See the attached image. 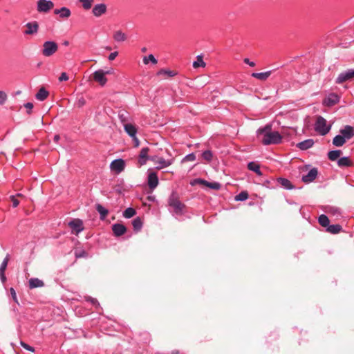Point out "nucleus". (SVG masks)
Wrapping results in <instances>:
<instances>
[{
  "label": "nucleus",
  "instance_id": "nucleus-1",
  "mask_svg": "<svg viewBox=\"0 0 354 354\" xmlns=\"http://www.w3.org/2000/svg\"><path fill=\"white\" fill-rule=\"evenodd\" d=\"M257 137L264 145H277L281 142L282 136L278 131H272V125L266 124L257 131Z\"/></svg>",
  "mask_w": 354,
  "mask_h": 354
},
{
  "label": "nucleus",
  "instance_id": "nucleus-2",
  "mask_svg": "<svg viewBox=\"0 0 354 354\" xmlns=\"http://www.w3.org/2000/svg\"><path fill=\"white\" fill-rule=\"evenodd\" d=\"M168 205L172 209V212L175 215L181 216L183 214V209L185 205L180 202L178 195L176 192H172L169 196Z\"/></svg>",
  "mask_w": 354,
  "mask_h": 354
},
{
  "label": "nucleus",
  "instance_id": "nucleus-3",
  "mask_svg": "<svg viewBox=\"0 0 354 354\" xmlns=\"http://www.w3.org/2000/svg\"><path fill=\"white\" fill-rule=\"evenodd\" d=\"M330 125H327V121L322 116H319L315 124V130L319 135L325 136L330 130Z\"/></svg>",
  "mask_w": 354,
  "mask_h": 354
},
{
  "label": "nucleus",
  "instance_id": "nucleus-4",
  "mask_svg": "<svg viewBox=\"0 0 354 354\" xmlns=\"http://www.w3.org/2000/svg\"><path fill=\"white\" fill-rule=\"evenodd\" d=\"M58 50V45L55 41H46L43 44L41 53L44 57L53 55Z\"/></svg>",
  "mask_w": 354,
  "mask_h": 354
},
{
  "label": "nucleus",
  "instance_id": "nucleus-5",
  "mask_svg": "<svg viewBox=\"0 0 354 354\" xmlns=\"http://www.w3.org/2000/svg\"><path fill=\"white\" fill-rule=\"evenodd\" d=\"M354 78V69H348L339 74L335 80V83L341 84L346 81L351 80Z\"/></svg>",
  "mask_w": 354,
  "mask_h": 354
},
{
  "label": "nucleus",
  "instance_id": "nucleus-6",
  "mask_svg": "<svg viewBox=\"0 0 354 354\" xmlns=\"http://www.w3.org/2000/svg\"><path fill=\"white\" fill-rule=\"evenodd\" d=\"M54 7V3L50 0H38L37 10L39 12H48Z\"/></svg>",
  "mask_w": 354,
  "mask_h": 354
},
{
  "label": "nucleus",
  "instance_id": "nucleus-7",
  "mask_svg": "<svg viewBox=\"0 0 354 354\" xmlns=\"http://www.w3.org/2000/svg\"><path fill=\"white\" fill-rule=\"evenodd\" d=\"M125 168V162L123 159L118 158L113 160L110 164V169L116 174H120Z\"/></svg>",
  "mask_w": 354,
  "mask_h": 354
},
{
  "label": "nucleus",
  "instance_id": "nucleus-8",
  "mask_svg": "<svg viewBox=\"0 0 354 354\" xmlns=\"http://www.w3.org/2000/svg\"><path fill=\"white\" fill-rule=\"evenodd\" d=\"M25 27L26 29L24 31L25 35H36L39 31V24L37 21L28 22Z\"/></svg>",
  "mask_w": 354,
  "mask_h": 354
},
{
  "label": "nucleus",
  "instance_id": "nucleus-9",
  "mask_svg": "<svg viewBox=\"0 0 354 354\" xmlns=\"http://www.w3.org/2000/svg\"><path fill=\"white\" fill-rule=\"evenodd\" d=\"M106 11L107 6L105 3H97L93 6L92 9V14L96 17H100L102 15L105 14Z\"/></svg>",
  "mask_w": 354,
  "mask_h": 354
},
{
  "label": "nucleus",
  "instance_id": "nucleus-10",
  "mask_svg": "<svg viewBox=\"0 0 354 354\" xmlns=\"http://www.w3.org/2000/svg\"><path fill=\"white\" fill-rule=\"evenodd\" d=\"M73 232L77 234L84 230L83 222L80 219H73L68 223Z\"/></svg>",
  "mask_w": 354,
  "mask_h": 354
},
{
  "label": "nucleus",
  "instance_id": "nucleus-11",
  "mask_svg": "<svg viewBox=\"0 0 354 354\" xmlns=\"http://www.w3.org/2000/svg\"><path fill=\"white\" fill-rule=\"evenodd\" d=\"M339 101V97L337 94L330 93L324 100V104L327 106H332L337 104Z\"/></svg>",
  "mask_w": 354,
  "mask_h": 354
},
{
  "label": "nucleus",
  "instance_id": "nucleus-12",
  "mask_svg": "<svg viewBox=\"0 0 354 354\" xmlns=\"http://www.w3.org/2000/svg\"><path fill=\"white\" fill-rule=\"evenodd\" d=\"M147 183L151 189H154L158 185V178L157 174L151 171L148 174Z\"/></svg>",
  "mask_w": 354,
  "mask_h": 354
},
{
  "label": "nucleus",
  "instance_id": "nucleus-13",
  "mask_svg": "<svg viewBox=\"0 0 354 354\" xmlns=\"http://www.w3.org/2000/svg\"><path fill=\"white\" fill-rule=\"evenodd\" d=\"M318 171L315 167L312 168L306 175L302 176V181L306 183L313 182L317 176Z\"/></svg>",
  "mask_w": 354,
  "mask_h": 354
},
{
  "label": "nucleus",
  "instance_id": "nucleus-14",
  "mask_svg": "<svg viewBox=\"0 0 354 354\" xmlns=\"http://www.w3.org/2000/svg\"><path fill=\"white\" fill-rule=\"evenodd\" d=\"M93 80L101 86H104L107 82L103 70H97L93 73Z\"/></svg>",
  "mask_w": 354,
  "mask_h": 354
},
{
  "label": "nucleus",
  "instance_id": "nucleus-15",
  "mask_svg": "<svg viewBox=\"0 0 354 354\" xmlns=\"http://www.w3.org/2000/svg\"><path fill=\"white\" fill-rule=\"evenodd\" d=\"M149 149L148 147H143L139 153L138 156V163L140 166H142L145 165L148 160H149V156H148Z\"/></svg>",
  "mask_w": 354,
  "mask_h": 354
},
{
  "label": "nucleus",
  "instance_id": "nucleus-16",
  "mask_svg": "<svg viewBox=\"0 0 354 354\" xmlns=\"http://www.w3.org/2000/svg\"><path fill=\"white\" fill-rule=\"evenodd\" d=\"M340 134L346 140H348L354 136V129L350 125H346L343 129H341Z\"/></svg>",
  "mask_w": 354,
  "mask_h": 354
},
{
  "label": "nucleus",
  "instance_id": "nucleus-17",
  "mask_svg": "<svg viewBox=\"0 0 354 354\" xmlns=\"http://www.w3.org/2000/svg\"><path fill=\"white\" fill-rule=\"evenodd\" d=\"M112 230L115 236H120L123 235L126 232L127 228L122 224L115 223L112 225Z\"/></svg>",
  "mask_w": 354,
  "mask_h": 354
},
{
  "label": "nucleus",
  "instance_id": "nucleus-18",
  "mask_svg": "<svg viewBox=\"0 0 354 354\" xmlns=\"http://www.w3.org/2000/svg\"><path fill=\"white\" fill-rule=\"evenodd\" d=\"M54 13L55 15H59V17L62 18V19H67L71 15V12L70 10V9H68L66 7H62L59 9H55L54 10Z\"/></svg>",
  "mask_w": 354,
  "mask_h": 354
},
{
  "label": "nucleus",
  "instance_id": "nucleus-19",
  "mask_svg": "<svg viewBox=\"0 0 354 354\" xmlns=\"http://www.w3.org/2000/svg\"><path fill=\"white\" fill-rule=\"evenodd\" d=\"M314 145L313 139H307L297 144V147L301 150H307L311 148Z\"/></svg>",
  "mask_w": 354,
  "mask_h": 354
},
{
  "label": "nucleus",
  "instance_id": "nucleus-20",
  "mask_svg": "<svg viewBox=\"0 0 354 354\" xmlns=\"http://www.w3.org/2000/svg\"><path fill=\"white\" fill-rule=\"evenodd\" d=\"M173 163V160H165V158L160 157L157 160L156 167L157 169H161L170 166Z\"/></svg>",
  "mask_w": 354,
  "mask_h": 354
},
{
  "label": "nucleus",
  "instance_id": "nucleus-21",
  "mask_svg": "<svg viewBox=\"0 0 354 354\" xmlns=\"http://www.w3.org/2000/svg\"><path fill=\"white\" fill-rule=\"evenodd\" d=\"M124 129L126 133L131 138L135 137V136L137 134L136 127L130 123H124Z\"/></svg>",
  "mask_w": 354,
  "mask_h": 354
},
{
  "label": "nucleus",
  "instance_id": "nucleus-22",
  "mask_svg": "<svg viewBox=\"0 0 354 354\" xmlns=\"http://www.w3.org/2000/svg\"><path fill=\"white\" fill-rule=\"evenodd\" d=\"M277 181L281 185V187L286 189L290 190L294 188V186L292 185L291 182L287 178L280 177L277 179Z\"/></svg>",
  "mask_w": 354,
  "mask_h": 354
},
{
  "label": "nucleus",
  "instance_id": "nucleus-23",
  "mask_svg": "<svg viewBox=\"0 0 354 354\" xmlns=\"http://www.w3.org/2000/svg\"><path fill=\"white\" fill-rule=\"evenodd\" d=\"M272 71H268L261 73H253L252 76L260 80H266L272 74Z\"/></svg>",
  "mask_w": 354,
  "mask_h": 354
},
{
  "label": "nucleus",
  "instance_id": "nucleus-24",
  "mask_svg": "<svg viewBox=\"0 0 354 354\" xmlns=\"http://www.w3.org/2000/svg\"><path fill=\"white\" fill-rule=\"evenodd\" d=\"M49 95V93L48 91L45 89V88L41 87L39 88L37 94L35 95V97L37 100L39 101H44L45 100Z\"/></svg>",
  "mask_w": 354,
  "mask_h": 354
},
{
  "label": "nucleus",
  "instance_id": "nucleus-25",
  "mask_svg": "<svg viewBox=\"0 0 354 354\" xmlns=\"http://www.w3.org/2000/svg\"><path fill=\"white\" fill-rule=\"evenodd\" d=\"M29 287L30 288H39L43 287L44 286V283L43 281L40 280L38 278H31L29 281Z\"/></svg>",
  "mask_w": 354,
  "mask_h": 354
},
{
  "label": "nucleus",
  "instance_id": "nucleus-26",
  "mask_svg": "<svg viewBox=\"0 0 354 354\" xmlns=\"http://www.w3.org/2000/svg\"><path fill=\"white\" fill-rule=\"evenodd\" d=\"M337 165L340 167H351L353 165V163L348 157L344 156V157H342V158H340L338 159Z\"/></svg>",
  "mask_w": 354,
  "mask_h": 354
},
{
  "label": "nucleus",
  "instance_id": "nucleus-27",
  "mask_svg": "<svg viewBox=\"0 0 354 354\" xmlns=\"http://www.w3.org/2000/svg\"><path fill=\"white\" fill-rule=\"evenodd\" d=\"M342 230V227L339 224L335 225H329L326 228V232L333 234H336L339 233Z\"/></svg>",
  "mask_w": 354,
  "mask_h": 354
},
{
  "label": "nucleus",
  "instance_id": "nucleus-28",
  "mask_svg": "<svg viewBox=\"0 0 354 354\" xmlns=\"http://www.w3.org/2000/svg\"><path fill=\"white\" fill-rule=\"evenodd\" d=\"M346 142V140L341 134L337 135L333 140V144L335 147H342Z\"/></svg>",
  "mask_w": 354,
  "mask_h": 354
},
{
  "label": "nucleus",
  "instance_id": "nucleus-29",
  "mask_svg": "<svg viewBox=\"0 0 354 354\" xmlns=\"http://www.w3.org/2000/svg\"><path fill=\"white\" fill-rule=\"evenodd\" d=\"M341 150H332L328 153V158L331 161L337 160L341 156Z\"/></svg>",
  "mask_w": 354,
  "mask_h": 354
},
{
  "label": "nucleus",
  "instance_id": "nucleus-30",
  "mask_svg": "<svg viewBox=\"0 0 354 354\" xmlns=\"http://www.w3.org/2000/svg\"><path fill=\"white\" fill-rule=\"evenodd\" d=\"M248 169L255 172L258 176L262 175L259 165L254 162H249L248 165Z\"/></svg>",
  "mask_w": 354,
  "mask_h": 354
},
{
  "label": "nucleus",
  "instance_id": "nucleus-31",
  "mask_svg": "<svg viewBox=\"0 0 354 354\" xmlns=\"http://www.w3.org/2000/svg\"><path fill=\"white\" fill-rule=\"evenodd\" d=\"M326 212L330 215L335 216L336 218H338L341 216L340 209L338 207H327Z\"/></svg>",
  "mask_w": 354,
  "mask_h": 354
},
{
  "label": "nucleus",
  "instance_id": "nucleus-32",
  "mask_svg": "<svg viewBox=\"0 0 354 354\" xmlns=\"http://www.w3.org/2000/svg\"><path fill=\"white\" fill-rule=\"evenodd\" d=\"M205 63L201 55H197L196 60L193 62V67L197 68L198 67H205Z\"/></svg>",
  "mask_w": 354,
  "mask_h": 354
},
{
  "label": "nucleus",
  "instance_id": "nucleus-33",
  "mask_svg": "<svg viewBox=\"0 0 354 354\" xmlns=\"http://www.w3.org/2000/svg\"><path fill=\"white\" fill-rule=\"evenodd\" d=\"M319 223L322 226L325 227H328L329 226L330 221L328 218V216L325 214H322L319 216L318 218Z\"/></svg>",
  "mask_w": 354,
  "mask_h": 354
},
{
  "label": "nucleus",
  "instance_id": "nucleus-34",
  "mask_svg": "<svg viewBox=\"0 0 354 354\" xmlns=\"http://www.w3.org/2000/svg\"><path fill=\"white\" fill-rule=\"evenodd\" d=\"M113 39L116 41H124L127 39L126 35L120 30L115 32L113 35Z\"/></svg>",
  "mask_w": 354,
  "mask_h": 354
},
{
  "label": "nucleus",
  "instance_id": "nucleus-35",
  "mask_svg": "<svg viewBox=\"0 0 354 354\" xmlns=\"http://www.w3.org/2000/svg\"><path fill=\"white\" fill-rule=\"evenodd\" d=\"M96 210L100 214L101 219H104L108 214V210L100 204L97 205Z\"/></svg>",
  "mask_w": 354,
  "mask_h": 354
},
{
  "label": "nucleus",
  "instance_id": "nucleus-36",
  "mask_svg": "<svg viewBox=\"0 0 354 354\" xmlns=\"http://www.w3.org/2000/svg\"><path fill=\"white\" fill-rule=\"evenodd\" d=\"M136 214V210L132 207L127 208L122 213V215L126 218H130Z\"/></svg>",
  "mask_w": 354,
  "mask_h": 354
},
{
  "label": "nucleus",
  "instance_id": "nucleus-37",
  "mask_svg": "<svg viewBox=\"0 0 354 354\" xmlns=\"http://www.w3.org/2000/svg\"><path fill=\"white\" fill-rule=\"evenodd\" d=\"M132 225H133V229L136 231L140 230L142 227V222L140 218L137 217V218H134L132 221Z\"/></svg>",
  "mask_w": 354,
  "mask_h": 354
},
{
  "label": "nucleus",
  "instance_id": "nucleus-38",
  "mask_svg": "<svg viewBox=\"0 0 354 354\" xmlns=\"http://www.w3.org/2000/svg\"><path fill=\"white\" fill-rule=\"evenodd\" d=\"M201 181L203 184L205 185L207 187L211 189L218 190L221 188V184L218 183H209L205 180H201Z\"/></svg>",
  "mask_w": 354,
  "mask_h": 354
},
{
  "label": "nucleus",
  "instance_id": "nucleus-39",
  "mask_svg": "<svg viewBox=\"0 0 354 354\" xmlns=\"http://www.w3.org/2000/svg\"><path fill=\"white\" fill-rule=\"evenodd\" d=\"M149 62H151L153 64H156L158 62L157 59L152 54H150L148 56H145L143 58V63L145 64H148Z\"/></svg>",
  "mask_w": 354,
  "mask_h": 354
},
{
  "label": "nucleus",
  "instance_id": "nucleus-40",
  "mask_svg": "<svg viewBox=\"0 0 354 354\" xmlns=\"http://www.w3.org/2000/svg\"><path fill=\"white\" fill-rule=\"evenodd\" d=\"M79 1L82 3L83 8L88 10L91 8L94 0H79Z\"/></svg>",
  "mask_w": 354,
  "mask_h": 354
},
{
  "label": "nucleus",
  "instance_id": "nucleus-41",
  "mask_svg": "<svg viewBox=\"0 0 354 354\" xmlns=\"http://www.w3.org/2000/svg\"><path fill=\"white\" fill-rule=\"evenodd\" d=\"M9 259H10V256H9V254H7L0 266V272H5L6 268L8 266Z\"/></svg>",
  "mask_w": 354,
  "mask_h": 354
},
{
  "label": "nucleus",
  "instance_id": "nucleus-42",
  "mask_svg": "<svg viewBox=\"0 0 354 354\" xmlns=\"http://www.w3.org/2000/svg\"><path fill=\"white\" fill-rule=\"evenodd\" d=\"M248 198V194L247 192H241L238 195L235 196V200L236 201H244Z\"/></svg>",
  "mask_w": 354,
  "mask_h": 354
},
{
  "label": "nucleus",
  "instance_id": "nucleus-43",
  "mask_svg": "<svg viewBox=\"0 0 354 354\" xmlns=\"http://www.w3.org/2000/svg\"><path fill=\"white\" fill-rule=\"evenodd\" d=\"M202 157L204 160L210 162L213 158V153L210 150H206L202 153Z\"/></svg>",
  "mask_w": 354,
  "mask_h": 354
},
{
  "label": "nucleus",
  "instance_id": "nucleus-44",
  "mask_svg": "<svg viewBox=\"0 0 354 354\" xmlns=\"http://www.w3.org/2000/svg\"><path fill=\"white\" fill-rule=\"evenodd\" d=\"M86 104V100L82 95H80L77 97V101L75 102V105L77 107H82Z\"/></svg>",
  "mask_w": 354,
  "mask_h": 354
},
{
  "label": "nucleus",
  "instance_id": "nucleus-45",
  "mask_svg": "<svg viewBox=\"0 0 354 354\" xmlns=\"http://www.w3.org/2000/svg\"><path fill=\"white\" fill-rule=\"evenodd\" d=\"M86 300L87 301L91 302L93 306H95L96 308H100V303L98 302V301L96 299L88 296V297H86Z\"/></svg>",
  "mask_w": 354,
  "mask_h": 354
},
{
  "label": "nucleus",
  "instance_id": "nucleus-46",
  "mask_svg": "<svg viewBox=\"0 0 354 354\" xmlns=\"http://www.w3.org/2000/svg\"><path fill=\"white\" fill-rule=\"evenodd\" d=\"M162 74H165V75H167L169 77H173V76L176 75V73L174 71H173L161 69L158 73V75H162Z\"/></svg>",
  "mask_w": 354,
  "mask_h": 354
},
{
  "label": "nucleus",
  "instance_id": "nucleus-47",
  "mask_svg": "<svg viewBox=\"0 0 354 354\" xmlns=\"http://www.w3.org/2000/svg\"><path fill=\"white\" fill-rule=\"evenodd\" d=\"M196 160V155L194 153H191L185 156L183 161L192 162Z\"/></svg>",
  "mask_w": 354,
  "mask_h": 354
},
{
  "label": "nucleus",
  "instance_id": "nucleus-48",
  "mask_svg": "<svg viewBox=\"0 0 354 354\" xmlns=\"http://www.w3.org/2000/svg\"><path fill=\"white\" fill-rule=\"evenodd\" d=\"M7 99H8L7 94L3 91H0V105L4 104L6 102Z\"/></svg>",
  "mask_w": 354,
  "mask_h": 354
},
{
  "label": "nucleus",
  "instance_id": "nucleus-49",
  "mask_svg": "<svg viewBox=\"0 0 354 354\" xmlns=\"http://www.w3.org/2000/svg\"><path fill=\"white\" fill-rule=\"evenodd\" d=\"M75 255L76 258H82V257H86L88 256V254L84 250L81 251H75Z\"/></svg>",
  "mask_w": 354,
  "mask_h": 354
},
{
  "label": "nucleus",
  "instance_id": "nucleus-50",
  "mask_svg": "<svg viewBox=\"0 0 354 354\" xmlns=\"http://www.w3.org/2000/svg\"><path fill=\"white\" fill-rule=\"evenodd\" d=\"M10 292L11 296H12L14 301L19 305V301H18V299L17 297V294H16L15 289L13 288H10Z\"/></svg>",
  "mask_w": 354,
  "mask_h": 354
},
{
  "label": "nucleus",
  "instance_id": "nucleus-51",
  "mask_svg": "<svg viewBox=\"0 0 354 354\" xmlns=\"http://www.w3.org/2000/svg\"><path fill=\"white\" fill-rule=\"evenodd\" d=\"M21 345L23 348H24L25 349L28 350V351H32L33 352L34 351V348L30 346V345L27 344L26 343L24 342H21Z\"/></svg>",
  "mask_w": 354,
  "mask_h": 354
},
{
  "label": "nucleus",
  "instance_id": "nucleus-52",
  "mask_svg": "<svg viewBox=\"0 0 354 354\" xmlns=\"http://www.w3.org/2000/svg\"><path fill=\"white\" fill-rule=\"evenodd\" d=\"M24 106L28 109V111H27L28 114H30L31 110L33 108V104L31 102H27L24 104Z\"/></svg>",
  "mask_w": 354,
  "mask_h": 354
},
{
  "label": "nucleus",
  "instance_id": "nucleus-53",
  "mask_svg": "<svg viewBox=\"0 0 354 354\" xmlns=\"http://www.w3.org/2000/svg\"><path fill=\"white\" fill-rule=\"evenodd\" d=\"M11 201L12 202V207H16L19 204V201L15 198V196H10Z\"/></svg>",
  "mask_w": 354,
  "mask_h": 354
},
{
  "label": "nucleus",
  "instance_id": "nucleus-54",
  "mask_svg": "<svg viewBox=\"0 0 354 354\" xmlns=\"http://www.w3.org/2000/svg\"><path fill=\"white\" fill-rule=\"evenodd\" d=\"M68 80V75L64 72L62 73L59 77V80L60 82H62V81H67Z\"/></svg>",
  "mask_w": 354,
  "mask_h": 354
},
{
  "label": "nucleus",
  "instance_id": "nucleus-55",
  "mask_svg": "<svg viewBox=\"0 0 354 354\" xmlns=\"http://www.w3.org/2000/svg\"><path fill=\"white\" fill-rule=\"evenodd\" d=\"M118 53L117 51H115V52H113L111 53L109 55V59L110 61H113L115 59V58L118 56Z\"/></svg>",
  "mask_w": 354,
  "mask_h": 354
},
{
  "label": "nucleus",
  "instance_id": "nucleus-56",
  "mask_svg": "<svg viewBox=\"0 0 354 354\" xmlns=\"http://www.w3.org/2000/svg\"><path fill=\"white\" fill-rule=\"evenodd\" d=\"M132 139L134 142V146L136 147H138L139 146L140 142H139V140L137 138L136 135L135 136V137H132Z\"/></svg>",
  "mask_w": 354,
  "mask_h": 354
},
{
  "label": "nucleus",
  "instance_id": "nucleus-57",
  "mask_svg": "<svg viewBox=\"0 0 354 354\" xmlns=\"http://www.w3.org/2000/svg\"><path fill=\"white\" fill-rule=\"evenodd\" d=\"M244 62L245 64H248V65H250V66L253 67L255 66V63L254 62H250V59L248 58H245L244 59Z\"/></svg>",
  "mask_w": 354,
  "mask_h": 354
},
{
  "label": "nucleus",
  "instance_id": "nucleus-58",
  "mask_svg": "<svg viewBox=\"0 0 354 354\" xmlns=\"http://www.w3.org/2000/svg\"><path fill=\"white\" fill-rule=\"evenodd\" d=\"M119 118L122 122H125L127 121V118L124 113H119Z\"/></svg>",
  "mask_w": 354,
  "mask_h": 354
},
{
  "label": "nucleus",
  "instance_id": "nucleus-59",
  "mask_svg": "<svg viewBox=\"0 0 354 354\" xmlns=\"http://www.w3.org/2000/svg\"><path fill=\"white\" fill-rule=\"evenodd\" d=\"M0 279L2 283H5L6 281V277L5 275V272H0Z\"/></svg>",
  "mask_w": 354,
  "mask_h": 354
},
{
  "label": "nucleus",
  "instance_id": "nucleus-60",
  "mask_svg": "<svg viewBox=\"0 0 354 354\" xmlns=\"http://www.w3.org/2000/svg\"><path fill=\"white\" fill-rule=\"evenodd\" d=\"M160 157L157 156H149V160H151V161H153L156 165L157 163V160Z\"/></svg>",
  "mask_w": 354,
  "mask_h": 354
},
{
  "label": "nucleus",
  "instance_id": "nucleus-61",
  "mask_svg": "<svg viewBox=\"0 0 354 354\" xmlns=\"http://www.w3.org/2000/svg\"><path fill=\"white\" fill-rule=\"evenodd\" d=\"M59 139H60V137H59V135H55V136H54V138H53V140H54V141H55V142H57L59 141Z\"/></svg>",
  "mask_w": 354,
  "mask_h": 354
},
{
  "label": "nucleus",
  "instance_id": "nucleus-62",
  "mask_svg": "<svg viewBox=\"0 0 354 354\" xmlns=\"http://www.w3.org/2000/svg\"><path fill=\"white\" fill-rule=\"evenodd\" d=\"M112 73H113V70L112 69L108 70L106 71H104V73L105 75H108V74H111Z\"/></svg>",
  "mask_w": 354,
  "mask_h": 354
},
{
  "label": "nucleus",
  "instance_id": "nucleus-63",
  "mask_svg": "<svg viewBox=\"0 0 354 354\" xmlns=\"http://www.w3.org/2000/svg\"><path fill=\"white\" fill-rule=\"evenodd\" d=\"M171 354H178V351H172Z\"/></svg>",
  "mask_w": 354,
  "mask_h": 354
},
{
  "label": "nucleus",
  "instance_id": "nucleus-64",
  "mask_svg": "<svg viewBox=\"0 0 354 354\" xmlns=\"http://www.w3.org/2000/svg\"><path fill=\"white\" fill-rule=\"evenodd\" d=\"M64 44L65 46L68 45V41H64Z\"/></svg>",
  "mask_w": 354,
  "mask_h": 354
}]
</instances>
